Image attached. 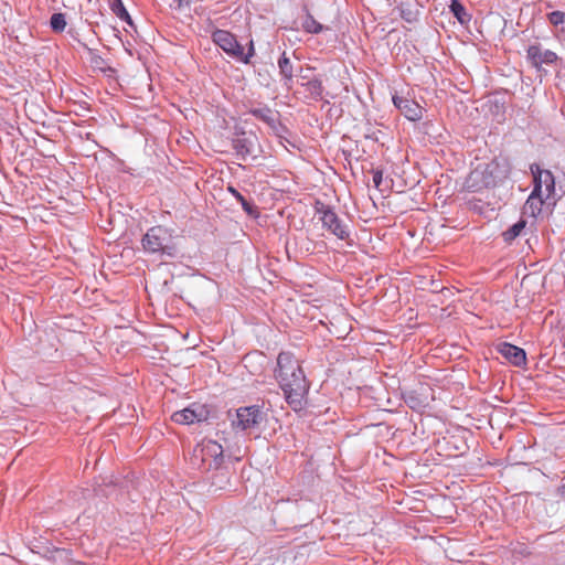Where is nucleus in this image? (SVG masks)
Wrapping results in <instances>:
<instances>
[{
    "label": "nucleus",
    "instance_id": "obj_13",
    "mask_svg": "<svg viewBox=\"0 0 565 565\" xmlns=\"http://www.w3.org/2000/svg\"><path fill=\"white\" fill-rule=\"evenodd\" d=\"M547 18L550 23L556 29V36L565 40V12L553 11Z\"/></svg>",
    "mask_w": 565,
    "mask_h": 565
},
{
    "label": "nucleus",
    "instance_id": "obj_4",
    "mask_svg": "<svg viewBox=\"0 0 565 565\" xmlns=\"http://www.w3.org/2000/svg\"><path fill=\"white\" fill-rule=\"evenodd\" d=\"M195 456H200L204 469H217L223 463V447L215 440H203L195 449Z\"/></svg>",
    "mask_w": 565,
    "mask_h": 565
},
{
    "label": "nucleus",
    "instance_id": "obj_7",
    "mask_svg": "<svg viewBox=\"0 0 565 565\" xmlns=\"http://www.w3.org/2000/svg\"><path fill=\"white\" fill-rule=\"evenodd\" d=\"M318 213L320 214V221L324 228L340 239H344L349 236L347 226L342 224L341 220L330 207L321 205V207L318 209Z\"/></svg>",
    "mask_w": 565,
    "mask_h": 565
},
{
    "label": "nucleus",
    "instance_id": "obj_26",
    "mask_svg": "<svg viewBox=\"0 0 565 565\" xmlns=\"http://www.w3.org/2000/svg\"><path fill=\"white\" fill-rule=\"evenodd\" d=\"M562 493L565 495V486L562 487Z\"/></svg>",
    "mask_w": 565,
    "mask_h": 565
},
{
    "label": "nucleus",
    "instance_id": "obj_12",
    "mask_svg": "<svg viewBox=\"0 0 565 565\" xmlns=\"http://www.w3.org/2000/svg\"><path fill=\"white\" fill-rule=\"evenodd\" d=\"M550 200L551 199H545V195L543 194H535V191L533 190L524 204V213L533 217H537L541 214L542 207L545 203H555V201L550 202Z\"/></svg>",
    "mask_w": 565,
    "mask_h": 565
},
{
    "label": "nucleus",
    "instance_id": "obj_2",
    "mask_svg": "<svg viewBox=\"0 0 565 565\" xmlns=\"http://www.w3.org/2000/svg\"><path fill=\"white\" fill-rule=\"evenodd\" d=\"M213 42L220 46L226 54L237 61L248 64L254 56V43L249 42L248 51L245 53L244 47L237 42L234 34L225 30H216L213 35Z\"/></svg>",
    "mask_w": 565,
    "mask_h": 565
},
{
    "label": "nucleus",
    "instance_id": "obj_9",
    "mask_svg": "<svg viewBox=\"0 0 565 565\" xmlns=\"http://www.w3.org/2000/svg\"><path fill=\"white\" fill-rule=\"evenodd\" d=\"M207 412L204 406L193 404L182 411L172 414L171 419L181 425H191L195 422L204 420Z\"/></svg>",
    "mask_w": 565,
    "mask_h": 565
},
{
    "label": "nucleus",
    "instance_id": "obj_22",
    "mask_svg": "<svg viewBox=\"0 0 565 565\" xmlns=\"http://www.w3.org/2000/svg\"><path fill=\"white\" fill-rule=\"evenodd\" d=\"M241 204L246 213L253 214V205L245 198L241 201Z\"/></svg>",
    "mask_w": 565,
    "mask_h": 565
},
{
    "label": "nucleus",
    "instance_id": "obj_24",
    "mask_svg": "<svg viewBox=\"0 0 565 565\" xmlns=\"http://www.w3.org/2000/svg\"><path fill=\"white\" fill-rule=\"evenodd\" d=\"M180 4H182L183 2L184 3H189L191 0H177Z\"/></svg>",
    "mask_w": 565,
    "mask_h": 565
},
{
    "label": "nucleus",
    "instance_id": "obj_14",
    "mask_svg": "<svg viewBox=\"0 0 565 565\" xmlns=\"http://www.w3.org/2000/svg\"><path fill=\"white\" fill-rule=\"evenodd\" d=\"M306 92L313 99H319L322 97L323 86L322 82L319 78H311L307 83H303Z\"/></svg>",
    "mask_w": 565,
    "mask_h": 565
},
{
    "label": "nucleus",
    "instance_id": "obj_10",
    "mask_svg": "<svg viewBox=\"0 0 565 565\" xmlns=\"http://www.w3.org/2000/svg\"><path fill=\"white\" fill-rule=\"evenodd\" d=\"M395 107L411 121H417L423 118L424 108L414 99L393 96Z\"/></svg>",
    "mask_w": 565,
    "mask_h": 565
},
{
    "label": "nucleus",
    "instance_id": "obj_8",
    "mask_svg": "<svg viewBox=\"0 0 565 565\" xmlns=\"http://www.w3.org/2000/svg\"><path fill=\"white\" fill-rule=\"evenodd\" d=\"M526 57L535 68H541L542 65H552L557 61L555 52L545 50L540 44L530 45L526 50Z\"/></svg>",
    "mask_w": 565,
    "mask_h": 565
},
{
    "label": "nucleus",
    "instance_id": "obj_25",
    "mask_svg": "<svg viewBox=\"0 0 565 565\" xmlns=\"http://www.w3.org/2000/svg\"><path fill=\"white\" fill-rule=\"evenodd\" d=\"M102 62H103V60H102V58H98V60H96V61H95V64H96V65H100V63H102Z\"/></svg>",
    "mask_w": 565,
    "mask_h": 565
},
{
    "label": "nucleus",
    "instance_id": "obj_11",
    "mask_svg": "<svg viewBox=\"0 0 565 565\" xmlns=\"http://www.w3.org/2000/svg\"><path fill=\"white\" fill-rule=\"evenodd\" d=\"M499 352L512 364L520 366L525 363L526 356L523 349L511 343H501L498 347Z\"/></svg>",
    "mask_w": 565,
    "mask_h": 565
},
{
    "label": "nucleus",
    "instance_id": "obj_1",
    "mask_svg": "<svg viewBox=\"0 0 565 565\" xmlns=\"http://www.w3.org/2000/svg\"><path fill=\"white\" fill-rule=\"evenodd\" d=\"M274 373L288 405L295 412L303 409L307 404L309 382L300 361L294 353L282 351L277 356V367Z\"/></svg>",
    "mask_w": 565,
    "mask_h": 565
},
{
    "label": "nucleus",
    "instance_id": "obj_5",
    "mask_svg": "<svg viewBox=\"0 0 565 565\" xmlns=\"http://www.w3.org/2000/svg\"><path fill=\"white\" fill-rule=\"evenodd\" d=\"M535 194H543L545 199H554L555 179L551 171L542 170L539 166L531 167Z\"/></svg>",
    "mask_w": 565,
    "mask_h": 565
},
{
    "label": "nucleus",
    "instance_id": "obj_19",
    "mask_svg": "<svg viewBox=\"0 0 565 565\" xmlns=\"http://www.w3.org/2000/svg\"><path fill=\"white\" fill-rule=\"evenodd\" d=\"M66 24L67 23H66L65 14L54 13L51 17L50 25L54 32H57V33L63 32L66 28Z\"/></svg>",
    "mask_w": 565,
    "mask_h": 565
},
{
    "label": "nucleus",
    "instance_id": "obj_20",
    "mask_svg": "<svg viewBox=\"0 0 565 565\" xmlns=\"http://www.w3.org/2000/svg\"><path fill=\"white\" fill-rule=\"evenodd\" d=\"M116 1H117V3L114 4V7H113L114 12L122 20L129 19V14H128L127 10L125 9V7L122 6L121 1L120 0H116Z\"/></svg>",
    "mask_w": 565,
    "mask_h": 565
},
{
    "label": "nucleus",
    "instance_id": "obj_21",
    "mask_svg": "<svg viewBox=\"0 0 565 565\" xmlns=\"http://www.w3.org/2000/svg\"><path fill=\"white\" fill-rule=\"evenodd\" d=\"M372 173H373L374 186L376 189H380V186L382 184V180H383V172H382V170L376 169V170H373Z\"/></svg>",
    "mask_w": 565,
    "mask_h": 565
},
{
    "label": "nucleus",
    "instance_id": "obj_6",
    "mask_svg": "<svg viewBox=\"0 0 565 565\" xmlns=\"http://www.w3.org/2000/svg\"><path fill=\"white\" fill-rule=\"evenodd\" d=\"M263 420V413L257 406L241 407L236 411V419L232 422L234 429L247 430L257 427Z\"/></svg>",
    "mask_w": 565,
    "mask_h": 565
},
{
    "label": "nucleus",
    "instance_id": "obj_17",
    "mask_svg": "<svg viewBox=\"0 0 565 565\" xmlns=\"http://www.w3.org/2000/svg\"><path fill=\"white\" fill-rule=\"evenodd\" d=\"M302 28L306 32L312 34H318L323 30L322 24L319 23L311 14H307L302 21Z\"/></svg>",
    "mask_w": 565,
    "mask_h": 565
},
{
    "label": "nucleus",
    "instance_id": "obj_23",
    "mask_svg": "<svg viewBox=\"0 0 565 565\" xmlns=\"http://www.w3.org/2000/svg\"><path fill=\"white\" fill-rule=\"evenodd\" d=\"M230 193L233 194L235 199H237L239 202L244 199V196L233 186H228Z\"/></svg>",
    "mask_w": 565,
    "mask_h": 565
},
{
    "label": "nucleus",
    "instance_id": "obj_3",
    "mask_svg": "<svg viewBox=\"0 0 565 565\" xmlns=\"http://www.w3.org/2000/svg\"><path fill=\"white\" fill-rule=\"evenodd\" d=\"M171 235L168 230L162 226H153L148 230L142 238V246L149 253L173 254V248L168 245Z\"/></svg>",
    "mask_w": 565,
    "mask_h": 565
},
{
    "label": "nucleus",
    "instance_id": "obj_18",
    "mask_svg": "<svg viewBox=\"0 0 565 565\" xmlns=\"http://www.w3.org/2000/svg\"><path fill=\"white\" fill-rule=\"evenodd\" d=\"M278 66H279L280 74L286 79L290 81L294 75V70H292V65H291L289 57L286 56V53H284L282 56L279 58Z\"/></svg>",
    "mask_w": 565,
    "mask_h": 565
},
{
    "label": "nucleus",
    "instance_id": "obj_16",
    "mask_svg": "<svg viewBox=\"0 0 565 565\" xmlns=\"http://www.w3.org/2000/svg\"><path fill=\"white\" fill-rule=\"evenodd\" d=\"M450 11L460 23H466L470 20V17L467 14L465 7L458 0L451 1Z\"/></svg>",
    "mask_w": 565,
    "mask_h": 565
},
{
    "label": "nucleus",
    "instance_id": "obj_15",
    "mask_svg": "<svg viewBox=\"0 0 565 565\" xmlns=\"http://www.w3.org/2000/svg\"><path fill=\"white\" fill-rule=\"evenodd\" d=\"M526 225V222L524 220H520L515 224H513L511 227H509L505 232H503V238L505 242H512L515 239L521 232L524 230Z\"/></svg>",
    "mask_w": 565,
    "mask_h": 565
}]
</instances>
